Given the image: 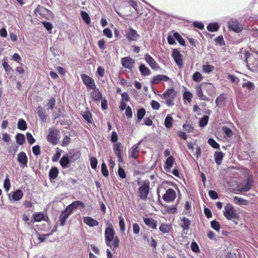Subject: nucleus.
I'll return each instance as SVG.
<instances>
[{"label": "nucleus", "instance_id": "nucleus-1", "mask_svg": "<svg viewBox=\"0 0 258 258\" xmlns=\"http://www.w3.org/2000/svg\"><path fill=\"white\" fill-rule=\"evenodd\" d=\"M115 232L112 225L110 224L105 230L104 237L105 243L107 246L114 248H117L119 245V239L117 236H115Z\"/></svg>", "mask_w": 258, "mask_h": 258}, {"label": "nucleus", "instance_id": "nucleus-2", "mask_svg": "<svg viewBox=\"0 0 258 258\" xmlns=\"http://www.w3.org/2000/svg\"><path fill=\"white\" fill-rule=\"evenodd\" d=\"M223 213L227 219L233 220L236 224H237L235 220L237 219L238 216L234 207L231 204L228 203L225 206Z\"/></svg>", "mask_w": 258, "mask_h": 258}, {"label": "nucleus", "instance_id": "nucleus-3", "mask_svg": "<svg viewBox=\"0 0 258 258\" xmlns=\"http://www.w3.org/2000/svg\"><path fill=\"white\" fill-rule=\"evenodd\" d=\"M253 179L251 175L248 174L246 178L237 184V190L240 192L248 191L253 185Z\"/></svg>", "mask_w": 258, "mask_h": 258}, {"label": "nucleus", "instance_id": "nucleus-4", "mask_svg": "<svg viewBox=\"0 0 258 258\" xmlns=\"http://www.w3.org/2000/svg\"><path fill=\"white\" fill-rule=\"evenodd\" d=\"M176 94V92L173 89H167L162 95L163 98L166 99V104L169 106L174 105V99Z\"/></svg>", "mask_w": 258, "mask_h": 258}, {"label": "nucleus", "instance_id": "nucleus-5", "mask_svg": "<svg viewBox=\"0 0 258 258\" xmlns=\"http://www.w3.org/2000/svg\"><path fill=\"white\" fill-rule=\"evenodd\" d=\"M47 139L53 145H56L59 139V131L55 128H49Z\"/></svg>", "mask_w": 258, "mask_h": 258}, {"label": "nucleus", "instance_id": "nucleus-6", "mask_svg": "<svg viewBox=\"0 0 258 258\" xmlns=\"http://www.w3.org/2000/svg\"><path fill=\"white\" fill-rule=\"evenodd\" d=\"M149 191V182L145 183L142 184L139 188V194L140 198L144 201L147 199Z\"/></svg>", "mask_w": 258, "mask_h": 258}, {"label": "nucleus", "instance_id": "nucleus-7", "mask_svg": "<svg viewBox=\"0 0 258 258\" xmlns=\"http://www.w3.org/2000/svg\"><path fill=\"white\" fill-rule=\"evenodd\" d=\"M37 113L41 121L45 123L46 121V118L49 114V110H46L44 108L39 106L36 109Z\"/></svg>", "mask_w": 258, "mask_h": 258}, {"label": "nucleus", "instance_id": "nucleus-8", "mask_svg": "<svg viewBox=\"0 0 258 258\" xmlns=\"http://www.w3.org/2000/svg\"><path fill=\"white\" fill-rule=\"evenodd\" d=\"M82 79L83 83L87 88L94 90L96 88V85L93 79L88 75L83 74L82 75Z\"/></svg>", "mask_w": 258, "mask_h": 258}, {"label": "nucleus", "instance_id": "nucleus-9", "mask_svg": "<svg viewBox=\"0 0 258 258\" xmlns=\"http://www.w3.org/2000/svg\"><path fill=\"white\" fill-rule=\"evenodd\" d=\"M228 26L229 29L236 32H239L243 28L242 25L234 19H231L228 23Z\"/></svg>", "mask_w": 258, "mask_h": 258}, {"label": "nucleus", "instance_id": "nucleus-10", "mask_svg": "<svg viewBox=\"0 0 258 258\" xmlns=\"http://www.w3.org/2000/svg\"><path fill=\"white\" fill-rule=\"evenodd\" d=\"M144 59L152 69L157 70L159 69V64L149 54H146L144 55Z\"/></svg>", "mask_w": 258, "mask_h": 258}, {"label": "nucleus", "instance_id": "nucleus-11", "mask_svg": "<svg viewBox=\"0 0 258 258\" xmlns=\"http://www.w3.org/2000/svg\"><path fill=\"white\" fill-rule=\"evenodd\" d=\"M176 197L175 191L172 188L167 189L163 196V199L167 202L173 201Z\"/></svg>", "mask_w": 258, "mask_h": 258}, {"label": "nucleus", "instance_id": "nucleus-12", "mask_svg": "<svg viewBox=\"0 0 258 258\" xmlns=\"http://www.w3.org/2000/svg\"><path fill=\"white\" fill-rule=\"evenodd\" d=\"M122 65L130 70H132L135 61L129 57H125L121 60Z\"/></svg>", "mask_w": 258, "mask_h": 258}, {"label": "nucleus", "instance_id": "nucleus-13", "mask_svg": "<svg viewBox=\"0 0 258 258\" xmlns=\"http://www.w3.org/2000/svg\"><path fill=\"white\" fill-rule=\"evenodd\" d=\"M127 38L130 41H135L139 37L137 32L133 28H129L125 32Z\"/></svg>", "mask_w": 258, "mask_h": 258}, {"label": "nucleus", "instance_id": "nucleus-14", "mask_svg": "<svg viewBox=\"0 0 258 258\" xmlns=\"http://www.w3.org/2000/svg\"><path fill=\"white\" fill-rule=\"evenodd\" d=\"M170 79L167 76L163 75H158L153 77L151 83L152 84H157L160 82H167L170 80Z\"/></svg>", "mask_w": 258, "mask_h": 258}, {"label": "nucleus", "instance_id": "nucleus-15", "mask_svg": "<svg viewBox=\"0 0 258 258\" xmlns=\"http://www.w3.org/2000/svg\"><path fill=\"white\" fill-rule=\"evenodd\" d=\"M181 54L180 52L177 49H173L172 51V57L175 61L176 63L178 66L182 65V60L181 58Z\"/></svg>", "mask_w": 258, "mask_h": 258}, {"label": "nucleus", "instance_id": "nucleus-16", "mask_svg": "<svg viewBox=\"0 0 258 258\" xmlns=\"http://www.w3.org/2000/svg\"><path fill=\"white\" fill-rule=\"evenodd\" d=\"M18 161L21 164V166H26L28 161L27 156L25 153L21 152L18 154Z\"/></svg>", "mask_w": 258, "mask_h": 258}, {"label": "nucleus", "instance_id": "nucleus-17", "mask_svg": "<svg viewBox=\"0 0 258 258\" xmlns=\"http://www.w3.org/2000/svg\"><path fill=\"white\" fill-rule=\"evenodd\" d=\"M84 223L90 227H95L99 225V222L90 217H84L83 218Z\"/></svg>", "mask_w": 258, "mask_h": 258}, {"label": "nucleus", "instance_id": "nucleus-18", "mask_svg": "<svg viewBox=\"0 0 258 258\" xmlns=\"http://www.w3.org/2000/svg\"><path fill=\"white\" fill-rule=\"evenodd\" d=\"M141 142L142 141H140L137 144L134 145L132 148L131 156L132 158L137 159L140 153L139 145Z\"/></svg>", "mask_w": 258, "mask_h": 258}, {"label": "nucleus", "instance_id": "nucleus-19", "mask_svg": "<svg viewBox=\"0 0 258 258\" xmlns=\"http://www.w3.org/2000/svg\"><path fill=\"white\" fill-rule=\"evenodd\" d=\"M128 4L132 7L134 11L136 12L137 16H147V13L145 12V14L140 13L138 10V6L137 2L135 0H128Z\"/></svg>", "mask_w": 258, "mask_h": 258}, {"label": "nucleus", "instance_id": "nucleus-20", "mask_svg": "<svg viewBox=\"0 0 258 258\" xmlns=\"http://www.w3.org/2000/svg\"><path fill=\"white\" fill-rule=\"evenodd\" d=\"M202 86L203 90L206 91L209 95H212L214 94L215 91L214 87L212 84L210 83H202Z\"/></svg>", "mask_w": 258, "mask_h": 258}, {"label": "nucleus", "instance_id": "nucleus-21", "mask_svg": "<svg viewBox=\"0 0 258 258\" xmlns=\"http://www.w3.org/2000/svg\"><path fill=\"white\" fill-rule=\"evenodd\" d=\"M144 222L145 224L149 227L153 229H157L156 221H155L154 219L149 218H144Z\"/></svg>", "mask_w": 258, "mask_h": 258}, {"label": "nucleus", "instance_id": "nucleus-22", "mask_svg": "<svg viewBox=\"0 0 258 258\" xmlns=\"http://www.w3.org/2000/svg\"><path fill=\"white\" fill-rule=\"evenodd\" d=\"M191 224V221L186 217H183L181 219L180 226L183 228V230H188Z\"/></svg>", "mask_w": 258, "mask_h": 258}, {"label": "nucleus", "instance_id": "nucleus-23", "mask_svg": "<svg viewBox=\"0 0 258 258\" xmlns=\"http://www.w3.org/2000/svg\"><path fill=\"white\" fill-rule=\"evenodd\" d=\"M196 89L197 94L201 100H208V98L205 95H204L203 93V88L202 86V84L198 85L196 87Z\"/></svg>", "mask_w": 258, "mask_h": 258}, {"label": "nucleus", "instance_id": "nucleus-24", "mask_svg": "<svg viewBox=\"0 0 258 258\" xmlns=\"http://www.w3.org/2000/svg\"><path fill=\"white\" fill-rule=\"evenodd\" d=\"M121 144L119 143H117V144L114 145L113 150L115 154L116 155L119 161H120L121 159Z\"/></svg>", "mask_w": 258, "mask_h": 258}, {"label": "nucleus", "instance_id": "nucleus-25", "mask_svg": "<svg viewBox=\"0 0 258 258\" xmlns=\"http://www.w3.org/2000/svg\"><path fill=\"white\" fill-rule=\"evenodd\" d=\"M91 97L94 101H98L102 99V94L98 89L94 90L91 92Z\"/></svg>", "mask_w": 258, "mask_h": 258}, {"label": "nucleus", "instance_id": "nucleus-26", "mask_svg": "<svg viewBox=\"0 0 258 258\" xmlns=\"http://www.w3.org/2000/svg\"><path fill=\"white\" fill-rule=\"evenodd\" d=\"M215 103L217 106L219 107H223L225 103V98L224 95L223 94H221L216 98Z\"/></svg>", "mask_w": 258, "mask_h": 258}, {"label": "nucleus", "instance_id": "nucleus-27", "mask_svg": "<svg viewBox=\"0 0 258 258\" xmlns=\"http://www.w3.org/2000/svg\"><path fill=\"white\" fill-rule=\"evenodd\" d=\"M174 159L172 156H169L167 158L165 162V169L166 171H168L170 170L172 167Z\"/></svg>", "mask_w": 258, "mask_h": 258}, {"label": "nucleus", "instance_id": "nucleus-28", "mask_svg": "<svg viewBox=\"0 0 258 258\" xmlns=\"http://www.w3.org/2000/svg\"><path fill=\"white\" fill-rule=\"evenodd\" d=\"M139 70L142 75L144 76H148L151 73L150 69L144 64H142L140 66Z\"/></svg>", "mask_w": 258, "mask_h": 258}, {"label": "nucleus", "instance_id": "nucleus-29", "mask_svg": "<svg viewBox=\"0 0 258 258\" xmlns=\"http://www.w3.org/2000/svg\"><path fill=\"white\" fill-rule=\"evenodd\" d=\"M23 196V193L21 189L16 190L12 195V198L14 201L20 200Z\"/></svg>", "mask_w": 258, "mask_h": 258}, {"label": "nucleus", "instance_id": "nucleus-30", "mask_svg": "<svg viewBox=\"0 0 258 258\" xmlns=\"http://www.w3.org/2000/svg\"><path fill=\"white\" fill-rule=\"evenodd\" d=\"M58 174V169L54 167H52L49 172V177L50 180L55 179Z\"/></svg>", "mask_w": 258, "mask_h": 258}, {"label": "nucleus", "instance_id": "nucleus-31", "mask_svg": "<svg viewBox=\"0 0 258 258\" xmlns=\"http://www.w3.org/2000/svg\"><path fill=\"white\" fill-rule=\"evenodd\" d=\"M173 121V119L171 115L168 114L165 119L164 125L167 128H170L172 126Z\"/></svg>", "mask_w": 258, "mask_h": 258}, {"label": "nucleus", "instance_id": "nucleus-32", "mask_svg": "<svg viewBox=\"0 0 258 258\" xmlns=\"http://www.w3.org/2000/svg\"><path fill=\"white\" fill-rule=\"evenodd\" d=\"M60 164L63 168L69 167L70 160L67 156H63L60 160Z\"/></svg>", "mask_w": 258, "mask_h": 258}, {"label": "nucleus", "instance_id": "nucleus-33", "mask_svg": "<svg viewBox=\"0 0 258 258\" xmlns=\"http://www.w3.org/2000/svg\"><path fill=\"white\" fill-rule=\"evenodd\" d=\"M214 157L216 164L217 165H220L223 158V153L222 152H216Z\"/></svg>", "mask_w": 258, "mask_h": 258}, {"label": "nucleus", "instance_id": "nucleus-34", "mask_svg": "<svg viewBox=\"0 0 258 258\" xmlns=\"http://www.w3.org/2000/svg\"><path fill=\"white\" fill-rule=\"evenodd\" d=\"M219 26L217 23H211L207 26V29L210 32H216L219 30Z\"/></svg>", "mask_w": 258, "mask_h": 258}, {"label": "nucleus", "instance_id": "nucleus-35", "mask_svg": "<svg viewBox=\"0 0 258 258\" xmlns=\"http://www.w3.org/2000/svg\"><path fill=\"white\" fill-rule=\"evenodd\" d=\"M171 229V226L168 224L162 223L161 224L159 230L162 233H167L169 232Z\"/></svg>", "mask_w": 258, "mask_h": 258}, {"label": "nucleus", "instance_id": "nucleus-36", "mask_svg": "<svg viewBox=\"0 0 258 258\" xmlns=\"http://www.w3.org/2000/svg\"><path fill=\"white\" fill-rule=\"evenodd\" d=\"M70 159L75 161L78 159L81 156V152L78 150H74L70 153Z\"/></svg>", "mask_w": 258, "mask_h": 258}, {"label": "nucleus", "instance_id": "nucleus-37", "mask_svg": "<svg viewBox=\"0 0 258 258\" xmlns=\"http://www.w3.org/2000/svg\"><path fill=\"white\" fill-rule=\"evenodd\" d=\"M69 215L66 212L63 211L59 217L60 225L64 226L66 224L67 219L69 218Z\"/></svg>", "mask_w": 258, "mask_h": 258}, {"label": "nucleus", "instance_id": "nucleus-38", "mask_svg": "<svg viewBox=\"0 0 258 258\" xmlns=\"http://www.w3.org/2000/svg\"><path fill=\"white\" fill-rule=\"evenodd\" d=\"M82 116L88 123H91L92 122V117L89 111L86 110L84 111Z\"/></svg>", "mask_w": 258, "mask_h": 258}, {"label": "nucleus", "instance_id": "nucleus-39", "mask_svg": "<svg viewBox=\"0 0 258 258\" xmlns=\"http://www.w3.org/2000/svg\"><path fill=\"white\" fill-rule=\"evenodd\" d=\"M45 12H50L47 9L43 7L37 8L34 11V13L37 15L39 14L41 16H45V14H43Z\"/></svg>", "mask_w": 258, "mask_h": 258}, {"label": "nucleus", "instance_id": "nucleus-40", "mask_svg": "<svg viewBox=\"0 0 258 258\" xmlns=\"http://www.w3.org/2000/svg\"><path fill=\"white\" fill-rule=\"evenodd\" d=\"M17 143L20 145H22L25 140V136L22 134H18L16 136Z\"/></svg>", "mask_w": 258, "mask_h": 258}, {"label": "nucleus", "instance_id": "nucleus-41", "mask_svg": "<svg viewBox=\"0 0 258 258\" xmlns=\"http://www.w3.org/2000/svg\"><path fill=\"white\" fill-rule=\"evenodd\" d=\"M18 128L19 130L24 131L27 129V124L26 121L23 119H19L18 123Z\"/></svg>", "mask_w": 258, "mask_h": 258}, {"label": "nucleus", "instance_id": "nucleus-42", "mask_svg": "<svg viewBox=\"0 0 258 258\" xmlns=\"http://www.w3.org/2000/svg\"><path fill=\"white\" fill-rule=\"evenodd\" d=\"M253 1L251 12L253 13V16H258V0H253Z\"/></svg>", "mask_w": 258, "mask_h": 258}, {"label": "nucleus", "instance_id": "nucleus-43", "mask_svg": "<svg viewBox=\"0 0 258 258\" xmlns=\"http://www.w3.org/2000/svg\"><path fill=\"white\" fill-rule=\"evenodd\" d=\"M174 38L178 41L179 43L182 46L185 45V42L184 39L181 37V36L179 35L177 32H175L173 33Z\"/></svg>", "mask_w": 258, "mask_h": 258}, {"label": "nucleus", "instance_id": "nucleus-44", "mask_svg": "<svg viewBox=\"0 0 258 258\" xmlns=\"http://www.w3.org/2000/svg\"><path fill=\"white\" fill-rule=\"evenodd\" d=\"M234 202L238 205H246L247 201L238 197H235L233 198Z\"/></svg>", "mask_w": 258, "mask_h": 258}, {"label": "nucleus", "instance_id": "nucleus-45", "mask_svg": "<svg viewBox=\"0 0 258 258\" xmlns=\"http://www.w3.org/2000/svg\"><path fill=\"white\" fill-rule=\"evenodd\" d=\"M69 205L71 207H72L73 209H76L79 206H81L82 208H84L85 207V205L84 204V203L79 201H74Z\"/></svg>", "mask_w": 258, "mask_h": 258}, {"label": "nucleus", "instance_id": "nucleus-46", "mask_svg": "<svg viewBox=\"0 0 258 258\" xmlns=\"http://www.w3.org/2000/svg\"><path fill=\"white\" fill-rule=\"evenodd\" d=\"M4 187L7 192L9 190L11 187L9 176L8 174H7L6 178L4 181Z\"/></svg>", "mask_w": 258, "mask_h": 258}, {"label": "nucleus", "instance_id": "nucleus-47", "mask_svg": "<svg viewBox=\"0 0 258 258\" xmlns=\"http://www.w3.org/2000/svg\"><path fill=\"white\" fill-rule=\"evenodd\" d=\"M44 216L41 213H37L33 214V219L35 222H40L43 220Z\"/></svg>", "mask_w": 258, "mask_h": 258}, {"label": "nucleus", "instance_id": "nucleus-48", "mask_svg": "<svg viewBox=\"0 0 258 258\" xmlns=\"http://www.w3.org/2000/svg\"><path fill=\"white\" fill-rule=\"evenodd\" d=\"M118 219L120 230L121 232H124L125 230V223L124 219L121 216H119Z\"/></svg>", "mask_w": 258, "mask_h": 258}, {"label": "nucleus", "instance_id": "nucleus-49", "mask_svg": "<svg viewBox=\"0 0 258 258\" xmlns=\"http://www.w3.org/2000/svg\"><path fill=\"white\" fill-rule=\"evenodd\" d=\"M146 113L145 109L143 108L139 109L137 111L138 121L141 120Z\"/></svg>", "mask_w": 258, "mask_h": 258}, {"label": "nucleus", "instance_id": "nucleus-50", "mask_svg": "<svg viewBox=\"0 0 258 258\" xmlns=\"http://www.w3.org/2000/svg\"><path fill=\"white\" fill-rule=\"evenodd\" d=\"M55 105V99L54 97H52L49 100L47 104L48 107V109H50L52 111L54 108Z\"/></svg>", "mask_w": 258, "mask_h": 258}, {"label": "nucleus", "instance_id": "nucleus-51", "mask_svg": "<svg viewBox=\"0 0 258 258\" xmlns=\"http://www.w3.org/2000/svg\"><path fill=\"white\" fill-rule=\"evenodd\" d=\"M192 79L195 82H199L202 80L203 76L200 72H197L193 75Z\"/></svg>", "mask_w": 258, "mask_h": 258}, {"label": "nucleus", "instance_id": "nucleus-52", "mask_svg": "<svg viewBox=\"0 0 258 258\" xmlns=\"http://www.w3.org/2000/svg\"><path fill=\"white\" fill-rule=\"evenodd\" d=\"M222 131L223 133L227 137H231L233 135V132L231 129L229 128L224 126L222 127Z\"/></svg>", "mask_w": 258, "mask_h": 258}, {"label": "nucleus", "instance_id": "nucleus-53", "mask_svg": "<svg viewBox=\"0 0 258 258\" xmlns=\"http://www.w3.org/2000/svg\"><path fill=\"white\" fill-rule=\"evenodd\" d=\"M209 121V116L205 115L200 120L199 122L200 126L201 127H204L205 126Z\"/></svg>", "mask_w": 258, "mask_h": 258}, {"label": "nucleus", "instance_id": "nucleus-54", "mask_svg": "<svg viewBox=\"0 0 258 258\" xmlns=\"http://www.w3.org/2000/svg\"><path fill=\"white\" fill-rule=\"evenodd\" d=\"M42 23L44 27L48 31L49 33H51V30L53 28L52 24L49 22H47L45 21H43Z\"/></svg>", "mask_w": 258, "mask_h": 258}, {"label": "nucleus", "instance_id": "nucleus-55", "mask_svg": "<svg viewBox=\"0 0 258 258\" xmlns=\"http://www.w3.org/2000/svg\"><path fill=\"white\" fill-rule=\"evenodd\" d=\"M214 67L211 65H204L203 66V71L204 73H209L214 70Z\"/></svg>", "mask_w": 258, "mask_h": 258}, {"label": "nucleus", "instance_id": "nucleus-56", "mask_svg": "<svg viewBox=\"0 0 258 258\" xmlns=\"http://www.w3.org/2000/svg\"><path fill=\"white\" fill-rule=\"evenodd\" d=\"M101 172L105 177H107L108 176V171L106 165L105 163H102Z\"/></svg>", "mask_w": 258, "mask_h": 258}, {"label": "nucleus", "instance_id": "nucleus-57", "mask_svg": "<svg viewBox=\"0 0 258 258\" xmlns=\"http://www.w3.org/2000/svg\"><path fill=\"white\" fill-rule=\"evenodd\" d=\"M211 226L212 228H213L216 231H219L220 226L219 223L217 221H216L215 220L211 221Z\"/></svg>", "mask_w": 258, "mask_h": 258}, {"label": "nucleus", "instance_id": "nucleus-58", "mask_svg": "<svg viewBox=\"0 0 258 258\" xmlns=\"http://www.w3.org/2000/svg\"><path fill=\"white\" fill-rule=\"evenodd\" d=\"M97 160L96 158L93 157L90 158L91 166L93 169H95L97 168Z\"/></svg>", "mask_w": 258, "mask_h": 258}, {"label": "nucleus", "instance_id": "nucleus-59", "mask_svg": "<svg viewBox=\"0 0 258 258\" xmlns=\"http://www.w3.org/2000/svg\"><path fill=\"white\" fill-rule=\"evenodd\" d=\"M247 64H248L249 62H252V60L253 59V56L248 52H246L244 54V57Z\"/></svg>", "mask_w": 258, "mask_h": 258}, {"label": "nucleus", "instance_id": "nucleus-60", "mask_svg": "<svg viewBox=\"0 0 258 258\" xmlns=\"http://www.w3.org/2000/svg\"><path fill=\"white\" fill-rule=\"evenodd\" d=\"M192 94L188 91L185 92L183 94V99L186 100L188 102H190L191 100Z\"/></svg>", "mask_w": 258, "mask_h": 258}, {"label": "nucleus", "instance_id": "nucleus-61", "mask_svg": "<svg viewBox=\"0 0 258 258\" xmlns=\"http://www.w3.org/2000/svg\"><path fill=\"white\" fill-rule=\"evenodd\" d=\"M208 143L215 149H217L219 147V145L213 139H209Z\"/></svg>", "mask_w": 258, "mask_h": 258}, {"label": "nucleus", "instance_id": "nucleus-62", "mask_svg": "<svg viewBox=\"0 0 258 258\" xmlns=\"http://www.w3.org/2000/svg\"><path fill=\"white\" fill-rule=\"evenodd\" d=\"M228 79L232 83L237 84L239 82V79L232 75H229L228 76Z\"/></svg>", "mask_w": 258, "mask_h": 258}, {"label": "nucleus", "instance_id": "nucleus-63", "mask_svg": "<svg viewBox=\"0 0 258 258\" xmlns=\"http://www.w3.org/2000/svg\"><path fill=\"white\" fill-rule=\"evenodd\" d=\"M26 136H27V141L31 145L35 143V140L33 137L32 135L30 133H27L26 134Z\"/></svg>", "mask_w": 258, "mask_h": 258}, {"label": "nucleus", "instance_id": "nucleus-64", "mask_svg": "<svg viewBox=\"0 0 258 258\" xmlns=\"http://www.w3.org/2000/svg\"><path fill=\"white\" fill-rule=\"evenodd\" d=\"M3 66L5 69L6 72L8 73H10L13 71L11 67L8 63V62L6 61L3 62Z\"/></svg>", "mask_w": 258, "mask_h": 258}]
</instances>
